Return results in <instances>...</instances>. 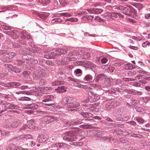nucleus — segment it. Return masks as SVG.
I'll list each match as a JSON object with an SVG mask.
<instances>
[{
    "label": "nucleus",
    "mask_w": 150,
    "mask_h": 150,
    "mask_svg": "<svg viewBox=\"0 0 150 150\" xmlns=\"http://www.w3.org/2000/svg\"><path fill=\"white\" fill-rule=\"evenodd\" d=\"M84 134V131L82 130L78 131H69L65 133L63 139L68 142H73L76 140H82V136Z\"/></svg>",
    "instance_id": "nucleus-1"
},
{
    "label": "nucleus",
    "mask_w": 150,
    "mask_h": 150,
    "mask_svg": "<svg viewBox=\"0 0 150 150\" xmlns=\"http://www.w3.org/2000/svg\"><path fill=\"white\" fill-rule=\"evenodd\" d=\"M61 103L67 107V109L69 111H75V108L80 105L79 103L76 102L72 97H64L61 101Z\"/></svg>",
    "instance_id": "nucleus-2"
},
{
    "label": "nucleus",
    "mask_w": 150,
    "mask_h": 150,
    "mask_svg": "<svg viewBox=\"0 0 150 150\" xmlns=\"http://www.w3.org/2000/svg\"><path fill=\"white\" fill-rule=\"evenodd\" d=\"M114 7V9L116 11L121 12L126 15L130 16L132 14L131 6H120Z\"/></svg>",
    "instance_id": "nucleus-3"
},
{
    "label": "nucleus",
    "mask_w": 150,
    "mask_h": 150,
    "mask_svg": "<svg viewBox=\"0 0 150 150\" xmlns=\"http://www.w3.org/2000/svg\"><path fill=\"white\" fill-rule=\"evenodd\" d=\"M4 33L13 38H16L20 35V33L18 32L15 30L5 31ZM20 34L21 35H22L23 34L24 37H25L26 34L25 33L23 32L22 33H21Z\"/></svg>",
    "instance_id": "nucleus-4"
},
{
    "label": "nucleus",
    "mask_w": 150,
    "mask_h": 150,
    "mask_svg": "<svg viewBox=\"0 0 150 150\" xmlns=\"http://www.w3.org/2000/svg\"><path fill=\"white\" fill-rule=\"evenodd\" d=\"M88 94L89 95L88 97V101L91 102L96 101L101 98L98 95L94 93L92 91H89Z\"/></svg>",
    "instance_id": "nucleus-5"
},
{
    "label": "nucleus",
    "mask_w": 150,
    "mask_h": 150,
    "mask_svg": "<svg viewBox=\"0 0 150 150\" xmlns=\"http://www.w3.org/2000/svg\"><path fill=\"white\" fill-rule=\"evenodd\" d=\"M6 68L10 69L15 73H19L21 71V70L19 68H17L16 67H13L12 65L9 64H6L5 65Z\"/></svg>",
    "instance_id": "nucleus-6"
},
{
    "label": "nucleus",
    "mask_w": 150,
    "mask_h": 150,
    "mask_svg": "<svg viewBox=\"0 0 150 150\" xmlns=\"http://www.w3.org/2000/svg\"><path fill=\"white\" fill-rule=\"evenodd\" d=\"M86 11L90 13L99 14L102 13L103 10L101 9L96 8H90L87 9Z\"/></svg>",
    "instance_id": "nucleus-7"
},
{
    "label": "nucleus",
    "mask_w": 150,
    "mask_h": 150,
    "mask_svg": "<svg viewBox=\"0 0 150 150\" xmlns=\"http://www.w3.org/2000/svg\"><path fill=\"white\" fill-rule=\"evenodd\" d=\"M16 54L14 52H10L8 53L5 54L4 55V58L6 61H8L9 59L13 57L16 56Z\"/></svg>",
    "instance_id": "nucleus-8"
},
{
    "label": "nucleus",
    "mask_w": 150,
    "mask_h": 150,
    "mask_svg": "<svg viewBox=\"0 0 150 150\" xmlns=\"http://www.w3.org/2000/svg\"><path fill=\"white\" fill-rule=\"evenodd\" d=\"M37 140L39 143H44L47 140V138L45 134H40L38 135Z\"/></svg>",
    "instance_id": "nucleus-9"
},
{
    "label": "nucleus",
    "mask_w": 150,
    "mask_h": 150,
    "mask_svg": "<svg viewBox=\"0 0 150 150\" xmlns=\"http://www.w3.org/2000/svg\"><path fill=\"white\" fill-rule=\"evenodd\" d=\"M4 107L6 109H16L19 108L18 106L10 103L7 104Z\"/></svg>",
    "instance_id": "nucleus-10"
},
{
    "label": "nucleus",
    "mask_w": 150,
    "mask_h": 150,
    "mask_svg": "<svg viewBox=\"0 0 150 150\" xmlns=\"http://www.w3.org/2000/svg\"><path fill=\"white\" fill-rule=\"evenodd\" d=\"M55 145L57 147H59L60 148H66L68 147L69 145L67 144L64 143H56L55 145L54 144H52L51 145V147L54 146Z\"/></svg>",
    "instance_id": "nucleus-11"
},
{
    "label": "nucleus",
    "mask_w": 150,
    "mask_h": 150,
    "mask_svg": "<svg viewBox=\"0 0 150 150\" xmlns=\"http://www.w3.org/2000/svg\"><path fill=\"white\" fill-rule=\"evenodd\" d=\"M76 59V58L74 57L70 58L69 57H66L64 58L63 59L61 60L60 62L62 64L66 65L68 64V62L69 60H75Z\"/></svg>",
    "instance_id": "nucleus-12"
},
{
    "label": "nucleus",
    "mask_w": 150,
    "mask_h": 150,
    "mask_svg": "<svg viewBox=\"0 0 150 150\" xmlns=\"http://www.w3.org/2000/svg\"><path fill=\"white\" fill-rule=\"evenodd\" d=\"M113 82V79H106L104 81L103 87L111 85Z\"/></svg>",
    "instance_id": "nucleus-13"
},
{
    "label": "nucleus",
    "mask_w": 150,
    "mask_h": 150,
    "mask_svg": "<svg viewBox=\"0 0 150 150\" xmlns=\"http://www.w3.org/2000/svg\"><path fill=\"white\" fill-rule=\"evenodd\" d=\"M83 120H77L76 121H73L69 122V124L72 126H74L77 125H79L81 124L83 122H81ZM69 124V123H68Z\"/></svg>",
    "instance_id": "nucleus-14"
},
{
    "label": "nucleus",
    "mask_w": 150,
    "mask_h": 150,
    "mask_svg": "<svg viewBox=\"0 0 150 150\" xmlns=\"http://www.w3.org/2000/svg\"><path fill=\"white\" fill-rule=\"evenodd\" d=\"M33 90H32L30 91H17L16 92V94H23L27 95H32L33 93L35 92V91Z\"/></svg>",
    "instance_id": "nucleus-15"
},
{
    "label": "nucleus",
    "mask_w": 150,
    "mask_h": 150,
    "mask_svg": "<svg viewBox=\"0 0 150 150\" xmlns=\"http://www.w3.org/2000/svg\"><path fill=\"white\" fill-rule=\"evenodd\" d=\"M83 79L85 81L89 82L93 80V77L91 74H88L84 76Z\"/></svg>",
    "instance_id": "nucleus-16"
},
{
    "label": "nucleus",
    "mask_w": 150,
    "mask_h": 150,
    "mask_svg": "<svg viewBox=\"0 0 150 150\" xmlns=\"http://www.w3.org/2000/svg\"><path fill=\"white\" fill-rule=\"evenodd\" d=\"M31 138V136L30 134H29L20 136L19 137H17L16 139L17 140H19L20 139H25L26 140H27L30 139Z\"/></svg>",
    "instance_id": "nucleus-17"
},
{
    "label": "nucleus",
    "mask_w": 150,
    "mask_h": 150,
    "mask_svg": "<svg viewBox=\"0 0 150 150\" xmlns=\"http://www.w3.org/2000/svg\"><path fill=\"white\" fill-rule=\"evenodd\" d=\"M39 5H42L43 6H46L50 3V0H39L38 1Z\"/></svg>",
    "instance_id": "nucleus-18"
},
{
    "label": "nucleus",
    "mask_w": 150,
    "mask_h": 150,
    "mask_svg": "<svg viewBox=\"0 0 150 150\" xmlns=\"http://www.w3.org/2000/svg\"><path fill=\"white\" fill-rule=\"evenodd\" d=\"M57 55H61L66 54L67 52L66 49H57L56 51Z\"/></svg>",
    "instance_id": "nucleus-19"
},
{
    "label": "nucleus",
    "mask_w": 150,
    "mask_h": 150,
    "mask_svg": "<svg viewBox=\"0 0 150 150\" xmlns=\"http://www.w3.org/2000/svg\"><path fill=\"white\" fill-rule=\"evenodd\" d=\"M54 97L52 95H48L45 99L42 100V102H47L52 101L54 99Z\"/></svg>",
    "instance_id": "nucleus-20"
},
{
    "label": "nucleus",
    "mask_w": 150,
    "mask_h": 150,
    "mask_svg": "<svg viewBox=\"0 0 150 150\" xmlns=\"http://www.w3.org/2000/svg\"><path fill=\"white\" fill-rule=\"evenodd\" d=\"M44 72V71L43 69H40L35 71L34 74L36 77H40L43 74Z\"/></svg>",
    "instance_id": "nucleus-21"
},
{
    "label": "nucleus",
    "mask_w": 150,
    "mask_h": 150,
    "mask_svg": "<svg viewBox=\"0 0 150 150\" xmlns=\"http://www.w3.org/2000/svg\"><path fill=\"white\" fill-rule=\"evenodd\" d=\"M58 72L59 73L58 75L59 78L62 79H64L65 78V75L64 74V72L62 68H59L58 70Z\"/></svg>",
    "instance_id": "nucleus-22"
},
{
    "label": "nucleus",
    "mask_w": 150,
    "mask_h": 150,
    "mask_svg": "<svg viewBox=\"0 0 150 150\" xmlns=\"http://www.w3.org/2000/svg\"><path fill=\"white\" fill-rule=\"evenodd\" d=\"M124 66V69L125 70H130L135 68V66L132 65L131 63L126 64Z\"/></svg>",
    "instance_id": "nucleus-23"
},
{
    "label": "nucleus",
    "mask_w": 150,
    "mask_h": 150,
    "mask_svg": "<svg viewBox=\"0 0 150 150\" xmlns=\"http://www.w3.org/2000/svg\"><path fill=\"white\" fill-rule=\"evenodd\" d=\"M45 120H47V121H45L46 123L48 124L51 122L56 120V118L53 116H48L45 117Z\"/></svg>",
    "instance_id": "nucleus-24"
},
{
    "label": "nucleus",
    "mask_w": 150,
    "mask_h": 150,
    "mask_svg": "<svg viewBox=\"0 0 150 150\" xmlns=\"http://www.w3.org/2000/svg\"><path fill=\"white\" fill-rule=\"evenodd\" d=\"M81 114L85 118H89L92 117L93 115L91 113L86 112H83L81 113Z\"/></svg>",
    "instance_id": "nucleus-25"
},
{
    "label": "nucleus",
    "mask_w": 150,
    "mask_h": 150,
    "mask_svg": "<svg viewBox=\"0 0 150 150\" xmlns=\"http://www.w3.org/2000/svg\"><path fill=\"white\" fill-rule=\"evenodd\" d=\"M46 108L41 106V107L39 108L40 110H37V112L38 113H41V114L42 115H46L47 113V112L45 110Z\"/></svg>",
    "instance_id": "nucleus-26"
},
{
    "label": "nucleus",
    "mask_w": 150,
    "mask_h": 150,
    "mask_svg": "<svg viewBox=\"0 0 150 150\" xmlns=\"http://www.w3.org/2000/svg\"><path fill=\"white\" fill-rule=\"evenodd\" d=\"M104 78V76L103 74L98 75L95 79V81L97 82L100 79L102 80Z\"/></svg>",
    "instance_id": "nucleus-27"
},
{
    "label": "nucleus",
    "mask_w": 150,
    "mask_h": 150,
    "mask_svg": "<svg viewBox=\"0 0 150 150\" xmlns=\"http://www.w3.org/2000/svg\"><path fill=\"white\" fill-rule=\"evenodd\" d=\"M27 122L28 124L29 128L31 129L33 128L34 127V120L33 119H31L27 121Z\"/></svg>",
    "instance_id": "nucleus-28"
},
{
    "label": "nucleus",
    "mask_w": 150,
    "mask_h": 150,
    "mask_svg": "<svg viewBox=\"0 0 150 150\" xmlns=\"http://www.w3.org/2000/svg\"><path fill=\"white\" fill-rule=\"evenodd\" d=\"M124 91H125L128 93L131 94L133 95H134L136 94V91L133 89H127L124 88Z\"/></svg>",
    "instance_id": "nucleus-29"
},
{
    "label": "nucleus",
    "mask_w": 150,
    "mask_h": 150,
    "mask_svg": "<svg viewBox=\"0 0 150 150\" xmlns=\"http://www.w3.org/2000/svg\"><path fill=\"white\" fill-rule=\"evenodd\" d=\"M105 107L108 110H110L113 108L112 101H110L107 102L105 105Z\"/></svg>",
    "instance_id": "nucleus-30"
},
{
    "label": "nucleus",
    "mask_w": 150,
    "mask_h": 150,
    "mask_svg": "<svg viewBox=\"0 0 150 150\" xmlns=\"http://www.w3.org/2000/svg\"><path fill=\"white\" fill-rule=\"evenodd\" d=\"M113 113L114 115L116 117L117 115L122 114V109L121 108H119L117 110H115L113 112Z\"/></svg>",
    "instance_id": "nucleus-31"
},
{
    "label": "nucleus",
    "mask_w": 150,
    "mask_h": 150,
    "mask_svg": "<svg viewBox=\"0 0 150 150\" xmlns=\"http://www.w3.org/2000/svg\"><path fill=\"white\" fill-rule=\"evenodd\" d=\"M66 88L64 86H59L58 87L57 90L59 93H63L66 91Z\"/></svg>",
    "instance_id": "nucleus-32"
},
{
    "label": "nucleus",
    "mask_w": 150,
    "mask_h": 150,
    "mask_svg": "<svg viewBox=\"0 0 150 150\" xmlns=\"http://www.w3.org/2000/svg\"><path fill=\"white\" fill-rule=\"evenodd\" d=\"M79 52H82L81 55H83L85 59H87L89 58L90 57V54L89 53L86 52H84H84L83 51H82L81 50H80Z\"/></svg>",
    "instance_id": "nucleus-33"
},
{
    "label": "nucleus",
    "mask_w": 150,
    "mask_h": 150,
    "mask_svg": "<svg viewBox=\"0 0 150 150\" xmlns=\"http://www.w3.org/2000/svg\"><path fill=\"white\" fill-rule=\"evenodd\" d=\"M17 9L16 7H14L12 6H6L3 8L4 10H6L8 11L15 10Z\"/></svg>",
    "instance_id": "nucleus-34"
},
{
    "label": "nucleus",
    "mask_w": 150,
    "mask_h": 150,
    "mask_svg": "<svg viewBox=\"0 0 150 150\" xmlns=\"http://www.w3.org/2000/svg\"><path fill=\"white\" fill-rule=\"evenodd\" d=\"M13 125L14 127H17L21 124V121L18 120H16L13 122Z\"/></svg>",
    "instance_id": "nucleus-35"
},
{
    "label": "nucleus",
    "mask_w": 150,
    "mask_h": 150,
    "mask_svg": "<svg viewBox=\"0 0 150 150\" xmlns=\"http://www.w3.org/2000/svg\"><path fill=\"white\" fill-rule=\"evenodd\" d=\"M63 22L62 20L59 18H55L53 19L52 21V23L55 22L60 23V22Z\"/></svg>",
    "instance_id": "nucleus-36"
},
{
    "label": "nucleus",
    "mask_w": 150,
    "mask_h": 150,
    "mask_svg": "<svg viewBox=\"0 0 150 150\" xmlns=\"http://www.w3.org/2000/svg\"><path fill=\"white\" fill-rule=\"evenodd\" d=\"M7 86L8 87H15V82H13L9 83H8L7 84H5L4 86Z\"/></svg>",
    "instance_id": "nucleus-37"
},
{
    "label": "nucleus",
    "mask_w": 150,
    "mask_h": 150,
    "mask_svg": "<svg viewBox=\"0 0 150 150\" xmlns=\"http://www.w3.org/2000/svg\"><path fill=\"white\" fill-rule=\"evenodd\" d=\"M17 146L14 144H11L8 148L9 150H16Z\"/></svg>",
    "instance_id": "nucleus-38"
},
{
    "label": "nucleus",
    "mask_w": 150,
    "mask_h": 150,
    "mask_svg": "<svg viewBox=\"0 0 150 150\" xmlns=\"http://www.w3.org/2000/svg\"><path fill=\"white\" fill-rule=\"evenodd\" d=\"M29 127H28L27 125H24L20 129L22 132H23V131H27L29 130Z\"/></svg>",
    "instance_id": "nucleus-39"
},
{
    "label": "nucleus",
    "mask_w": 150,
    "mask_h": 150,
    "mask_svg": "<svg viewBox=\"0 0 150 150\" xmlns=\"http://www.w3.org/2000/svg\"><path fill=\"white\" fill-rule=\"evenodd\" d=\"M112 103L113 108L115 107H116L120 105V103L118 102L116 100L112 101Z\"/></svg>",
    "instance_id": "nucleus-40"
},
{
    "label": "nucleus",
    "mask_w": 150,
    "mask_h": 150,
    "mask_svg": "<svg viewBox=\"0 0 150 150\" xmlns=\"http://www.w3.org/2000/svg\"><path fill=\"white\" fill-rule=\"evenodd\" d=\"M63 83V81H55L54 82H52V85L54 86L55 85H59L60 84H62Z\"/></svg>",
    "instance_id": "nucleus-41"
},
{
    "label": "nucleus",
    "mask_w": 150,
    "mask_h": 150,
    "mask_svg": "<svg viewBox=\"0 0 150 150\" xmlns=\"http://www.w3.org/2000/svg\"><path fill=\"white\" fill-rule=\"evenodd\" d=\"M81 127L85 129H91L93 127L92 126L90 125H81Z\"/></svg>",
    "instance_id": "nucleus-42"
},
{
    "label": "nucleus",
    "mask_w": 150,
    "mask_h": 150,
    "mask_svg": "<svg viewBox=\"0 0 150 150\" xmlns=\"http://www.w3.org/2000/svg\"><path fill=\"white\" fill-rule=\"evenodd\" d=\"M74 74L77 76H79L80 74H81L82 73V71L80 69H77L75 70Z\"/></svg>",
    "instance_id": "nucleus-43"
},
{
    "label": "nucleus",
    "mask_w": 150,
    "mask_h": 150,
    "mask_svg": "<svg viewBox=\"0 0 150 150\" xmlns=\"http://www.w3.org/2000/svg\"><path fill=\"white\" fill-rule=\"evenodd\" d=\"M1 26L2 28L4 30H11V28L10 26L6 25H3Z\"/></svg>",
    "instance_id": "nucleus-44"
},
{
    "label": "nucleus",
    "mask_w": 150,
    "mask_h": 150,
    "mask_svg": "<svg viewBox=\"0 0 150 150\" xmlns=\"http://www.w3.org/2000/svg\"><path fill=\"white\" fill-rule=\"evenodd\" d=\"M86 64L88 67L91 68H92L93 67H96V65L93 64L92 62H87Z\"/></svg>",
    "instance_id": "nucleus-45"
},
{
    "label": "nucleus",
    "mask_w": 150,
    "mask_h": 150,
    "mask_svg": "<svg viewBox=\"0 0 150 150\" xmlns=\"http://www.w3.org/2000/svg\"><path fill=\"white\" fill-rule=\"evenodd\" d=\"M134 120L137 121L139 123L141 124L144 122V120L140 117H136L134 118Z\"/></svg>",
    "instance_id": "nucleus-46"
},
{
    "label": "nucleus",
    "mask_w": 150,
    "mask_h": 150,
    "mask_svg": "<svg viewBox=\"0 0 150 150\" xmlns=\"http://www.w3.org/2000/svg\"><path fill=\"white\" fill-rule=\"evenodd\" d=\"M3 126L6 127H9L10 128L14 127L13 124H11L9 123H6V124H3Z\"/></svg>",
    "instance_id": "nucleus-47"
},
{
    "label": "nucleus",
    "mask_w": 150,
    "mask_h": 150,
    "mask_svg": "<svg viewBox=\"0 0 150 150\" xmlns=\"http://www.w3.org/2000/svg\"><path fill=\"white\" fill-rule=\"evenodd\" d=\"M124 83V81L121 80L120 79H116L115 84L118 85H120L123 84Z\"/></svg>",
    "instance_id": "nucleus-48"
},
{
    "label": "nucleus",
    "mask_w": 150,
    "mask_h": 150,
    "mask_svg": "<svg viewBox=\"0 0 150 150\" xmlns=\"http://www.w3.org/2000/svg\"><path fill=\"white\" fill-rule=\"evenodd\" d=\"M30 100L31 99L30 98L26 97H22L18 99L19 100L22 101H30Z\"/></svg>",
    "instance_id": "nucleus-49"
},
{
    "label": "nucleus",
    "mask_w": 150,
    "mask_h": 150,
    "mask_svg": "<svg viewBox=\"0 0 150 150\" xmlns=\"http://www.w3.org/2000/svg\"><path fill=\"white\" fill-rule=\"evenodd\" d=\"M36 15L38 16H39L40 18H41L43 19H46L47 17V16L43 14H39L38 13H37V14H36Z\"/></svg>",
    "instance_id": "nucleus-50"
},
{
    "label": "nucleus",
    "mask_w": 150,
    "mask_h": 150,
    "mask_svg": "<svg viewBox=\"0 0 150 150\" xmlns=\"http://www.w3.org/2000/svg\"><path fill=\"white\" fill-rule=\"evenodd\" d=\"M24 63L23 61L22 60H17L15 61V63L18 65H21Z\"/></svg>",
    "instance_id": "nucleus-51"
},
{
    "label": "nucleus",
    "mask_w": 150,
    "mask_h": 150,
    "mask_svg": "<svg viewBox=\"0 0 150 150\" xmlns=\"http://www.w3.org/2000/svg\"><path fill=\"white\" fill-rule=\"evenodd\" d=\"M110 16H111L115 18H118L117 12H111L110 13Z\"/></svg>",
    "instance_id": "nucleus-52"
},
{
    "label": "nucleus",
    "mask_w": 150,
    "mask_h": 150,
    "mask_svg": "<svg viewBox=\"0 0 150 150\" xmlns=\"http://www.w3.org/2000/svg\"><path fill=\"white\" fill-rule=\"evenodd\" d=\"M142 99L144 103H146L149 100L150 98L149 97H142Z\"/></svg>",
    "instance_id": "nucleus-53"
},
{
    "label": "nucleus",
    "mask_w": 150,
    "mask_h": 150,
    "mask_svg": "<svg viewBox=\"0 0 150 150\" xmlns=\"http://www.w3.org/2000/svg\"><path fill=\"white\" fill-rule=\"evenodd\" d=\"M87 62V61L84 62L83 61H80L78 62L77 64L78 65L84 66L86 64Z\"/></svg>",
    "instance_id": "nucleus-54"
},
{
    "label": "nucleus",
    "mask_w": 150,
    "mask_h": 150,
    "mask_svg": "<svg viewBox=\"0 0 150 150\" xmlns=\"http://www.w3.org/2000/svg\"><path fill=\"white\" fill-rule=\"evenodd\" d=\"M29 71H24L23 74V76L26 78H27L28 77L29 75Z\"/></svg>",
    "instance_id": "nucleus-55"
},
{
    "label": "nucleus",
    "mask_w": 150,
    "mask_h": 150,
    "mask_svg": "<svg viewBox=\"0 0 150 150\" xmlns=\"http://www.w3.org/2000/svg\"><path fill=\"white\" fill-rule=\"evenodd\" d=\"M57 55V54L56 52V53H55L53 52H51L50 54L51 59H54V58L55 57V56Z\"/></svg>",
    "instance_id": "nucleus-56"
},
{
    "label": "nucleus",
    "mask_w": 150,
    "mask_h": 150,
    "mask_svg": "<svg viewBox=\"0 0 150 150\" xmlns=\"http://www.w3.org/2000/svg\"><path fill=\"white\" fill-rule=\"evenodd\" d=\"M30 55H24L22 56V58L23 59L25 60H27L29 59V57H30Z\"/></svg>",
    "instance_id": "nucleus-57"
},
{
    "label": "nucleus",
    "mask_w": 150,
    "mask_h": 150,
    "mask_svg": "<svg viewBox=\"0 0 150 150\" xmlns=\"http://www.w3.org/2000/svg\"><path fill=\"white\" fill-rule=\"evenodd\" d=\"M61 15H62V16H64L65 17H69L71 16V14H69L66 12L62 13H61Z\"/></svg>",
    "instance_id": "nucleus-58"
},
{
    "label": "nucleus",
    "mask_w": 150,
    "mask_h": 150,
    "mask_svg": "<svg viewBox=\"0 0 150 150\" xmlns=\"http://www.w3.org/2000/svg\"><path fill=\"white\" fill-rule=\"evenodd\" d=\"M74 145L76 146H82L83 145V143L82 142H76L74 143Z\"/></svg>",
    "instance_id": "nucleus-59"
},
{
    "label": "nucleus",
    "mask_w": 150,
    "mask_h": 150,
    "mask_svg": "<svg viewBox=\"0 0 150 150\" xmlns=\"http://www.w3.org/2000/svg\"><path fill=\"white\" fill-rule=\"evenodd\" d=\"M114 90H115V91H117L119 92H123L124 91V87H123L122 88H115Z\"/></svg>",
    "instance_id": "nucleus-60"
},
{
    "label": "nucleus",
    "mask_w": 150,
    "mask_h": 150,
    "mask_svg": "<svg viewBox=\"0 0 150 150\" xmlns=\"http://www.w3.org/2000/svg\"><path fill=\"white\" fill-rule=\"evenodd\" d=\"M108 61V59L105 57H103L102 58V59H101V63H102L105 64Z\"/></svg>",
    "instance_id": "nucleus-61"
},
{
    "label": "nucleus",
    "mask_w": 150,
    "mask_h": 150,
    "mask_svg": "<svg viewBox=\"0 0 150 150\" xmlns=\"http://www.w3.org/2000/svg\"><path fill=\"white\" fill-rule=\"evenodd\" d=\"M114 88H111L110 90L107 91V92H108L110 94L114 93L115 92V90H114Z\"/></svg>",
    "instance_id": "nucleus-62"
},
{
    "label": "nucleus",
    "mask_w": 150,
    "mask_h": 150,
    "mask_svg": "<svg viewBox=\"0 0 150 150\" xmlns=\"http://www.w3.org/2000/svg\"><path fill=\"white\" fill-rule=\"evenodd\" d=\"M150 45L149 42L148 41H146L144 42L142 45V46L143 47H146L147 45Z\"/></svg>",
    "instance_id": "nucleus-63"
},
{
    "label": "nucleus",
    "mask_w": 150,
    "mask_h": 150,
    "mask_svg": "<svg viewBox=\"0 0 150 150\" xmlns=\"http://www.w3.org/2000/svg\"><path fill=\"white\" fill-rule=\"evenodd\" d=\"M46 81L43 79H41L39 82L40 85H45Z\"/></svg>",
    "instance_id": "nucleus-64"
}]
</instances>
